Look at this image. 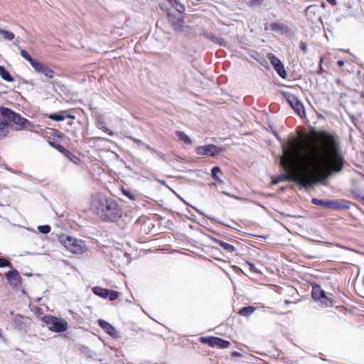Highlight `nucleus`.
Returning a JSON list of instances; mask_svg holds the SVG:
<instances>
[{
    "mask_svg": "<svg viewBox=\"0 0 364 364\" xmlns=\"http://www.w3.org/2000/svg\"><path fill=\"white\" fill-rule=\"evenodd\" d=\"M279 164L286 172L274 181H293L304 187L318 182L323 175L341 171L343 156L338 137L330 132H316L308 141L292 136L282 143Z\"/></svg>",
    "mask_w": 364,
    "mask_h": 364,
    "instance_id": "1",
    "label": "nucleus"
},
{
    "mask_svg": "<svg viewBox=\"0 0 364 364\" xmlns=\"http://www.w3.org/2000/svg\"><path fill=\"white\" fill-rule=\"evenodd\" d=\"M90 210L102 221L117 222L122 216V208L114 198L97 193L91 196Z\"/></svg>",
    "mask_w": 364,
    "mask_h": 364,
    "instance_id": "2",
    "label": "nucleus"
},
{
    "mask_svg": "<svg viewBox=\"0 0 364 364\" xmlns=\"http://www.w3.org/2000/svg\"><path fill=\"white\" fill-rule=\"evenodd\" d=\"M0 114L6 121L11 122L16 125L15 129L16 131L27 130L33 132L35 129V125L33 123L9 108L1 107Z\"/></svg>",
    "mask_w": 364,
    "mask_h": 364,
    "instance_id": "3",
    "label": "nucleus"
},
{
    "mask_svg": "<svg viewBox=\"0 0 364 364\" xmlns=\"http://www.w3.org/2000/svg\"><path fill=\"white\" fill-rule=\"evenodd\" d=\"M60 242L73 254H82L87 250L85 242L74 237L67 236L60 238Z\"/></svg>",
    "mask_w": 364,
    "mask_h": 364,
    "instance_id": "4",
    "label": "nucleus"
},
{
    "mask_svg": "<svg viewBox=\"0 0 364 364\" xmlns=\"http://www.w3.org/2000/svg\"><path fill=\"white\" fill-rule=\"evenodd\" d=\"M42 321L47 325H50L48 331L55 333H63L68 329V322L63 318H58L53 316H45Z\"/></svg>",
    "mask_w": 364,
    "mask_h": 364,
    "instance_id": "5",
    "label": "nucleus"
},
{
    "mask_svg": "<svg viewBox=\"0 0 364 364\" xmlns=\"http://www.w3.org/2000/svg\"><path fill=\"white\" fill-rule=\"evenodd\" d=\"M311 296L314 300L319 301L322 306L328 307L333 306V299L326 295V292L318 285L312 287Z\"/></svg>",
    "mask_w": 364,
    "mask_h": 364,
    "instance_id": "6",
    "label": "nucleus"
},
{
    "mask_svg": "<svg viewBox=\"0 0 364 364\" xmlns=\"http://www.w3.org/2000/svg\"><path fill=\"white\" fill-rule=\"evenodd\" d=\"M223 151V149L214 144L198 146L196 154L199 156H215Z\"/></svg>",
    "mask_w": 364,
    "mask_h": 364,
    "instance_id": "7",
    "label": "nucleus"
},
{
    "mask_svg": "<svg viewBox=\"0 0 364 364\" xmlns=\"http://www.w3.org/2000/svg\"><path fill=\"white\" fill-rule=\"evenodd\" d=\"M284 97L289 105L299 116H302L305 114L304 107L302 102L294 95L285 93Z\"/></svg>",
    "mask_w": 364,
    "mask_h": 364,
    "instance_id": "8",
    "label": "nucleus"
},
{
    "mask_svg": "<svg viewBox=\"0 0 364 364\" xmlns=\"http://www.w3.org/2000/svg\"><path fill=\"white\" fill-rule=\"evenodd\" d=\"M201 341L208 344L211 347L218 346L220 348H228L230 346V343L218 337H202Z\"/></svg>",
    "mask_w": 364,
    "mask_h": 364,
    "instance_id": "9",
    "label": "nucleus"
},
{
    "mask_svg": "<svg viewBox=\"0 0 364 364\" xmlns=\"http://www.w3.org/2000/svg\"><path fill=\"white\" fill-rule=\"evenodd\" d=\"M33 68L36 73L43 74L49 79H52L54 77V71L41 62L37 61V63L34 64Z\"/></svg>",
    "mask_w": 364,
    "mask_h": 364,
    "instance_id": "10",
    "label": "nucleus"
},
{
    "mask_svg": "<svg viewBox=\"0 0 364 364\" xmlns=\"http://www.w3.org/2000/svg\"><path fill=\"white\" fill-rule=\"evenodd\" d=\"M5 277L11 285L18 287L20 284V276L17 270L13 269L8 272Z\"/></svg>",
    "mask_w": 364,
    "mask_h": 364,
    "instance_id": "11",
    "label": "nucleus"
},
{
    "mask_svg": "<svg viewBox=\"0 0 364 364\" xmlns=\"http://www.w3.org/2000/svg\"><path fill=\"white\" fill-rule=\"evenodd\" d=\"M269 26L273 31L282 35L287 34L290 32L289 27L287 24L282 23L273 22L270 23Z\"/></svg>",
    "mask_w": 364,
    "mask_h": 364,
    "instance_id": "12",
    "label": "nucleus"
},
{
    "mask_svg": "<svg viewBox=\"0 0 364 364\" xmlns=\"http://www.w3.org/2000/svg\"><path fill=\"white\" fill-rule=\"evenodd\" d=\"M311 203L314 205L323 206L328 208L337 209L340 208V204L338 202L335 201L323 200L318 198H312Z\"/></svg>",
    "mask_w": 364,
    "mask_h": 364,
    "instance_id": "13",
    "label": "nucleus"
},
{
    "mask_svg": "<svg viewBox=\"0 0 364 364\" xmlns=\"http://www.w3.org/2000/svg\"><path fill=\"white\" fill-rule=\"evenodd\" d=\"M98 323L100 326L109 335L111 336H116L117 333L115 328L108 322L105 320L100 319L98 321Z\"/></svg>",
    "mask_w": 364,
    "mask_h": 364,
    "instance_id": "14",
    "label": "nucleus"
},
{
    "mask_svg": "<svg viewBox=\"0 0 364 364\" xmlns=\"http://www.w3.org/2000/svg\"><path fill=\"white\" fill-rule=\"evenodd\" d=\"M66 117L70 119H75L74 116L71 114L65 115L62 112L58 113L50 114L48 115L49 119L57 122L63 121Z\"/></svg>",
    "mask_w": 364,
    "mask_h": 364,
    "instance_id": "15",
    "label": "nucleus"
},
{
    "mask_svg": "<svg viewBox=\"0 0 364 364\" xmlns=\"http://www.w3.org/2000/svg\"><path fill=\"white\" fill-rule=\"evenodd\" d=\"M170 23L176 31H181L183 27L184 21L181 18H173L170 21Z\"/></svg>",
    "mask_w": 364,
    "mask_h": 364,
    "instance_id": "16",
    "label": "nucleus"
},
{
    "mask_svg": "<svg viewBox=\"0 0 364 364\" xmlns=\"http://www.w3.org/2000/svg\"><path fill=\"white\" fill-rule=\"evenodd\" d=\"M92 292L100 296V297H102L103 299H107L108 297V291L109 289H104L102 287H95L92 288Z\"/></svg>",
    "mask_w": 364,
    "mask_h": 364,
    "instance_id": "17",
    "label": "nucleus"
},
{
    "mask_svg": "<svg viewBox=\"0 0 364 364\" xmlns=\"http://www.w3.org/2000/svg\"><path fill=\"white\" fill-rule=\"evenodd\" d=\"M0 77L6 82H13L14 80L9 71L2 65H0Z\"/></svg>",
    "mask_w": 364,
    "mask_h": 364,
    "instance_id": "18",
    "label": "nucleus"
},
{
    "mask_svg": "<svg viewBox=\"0 0 364 364\" xmlns=\"http://www.w3.org/2000/svg\"><path fill=\"white\" fill-rule=\"evenodd\" d=\"M214 242L215 243L220 245L223 248V250L228 252H232L235 251V247L230 244H228L227 242H225L222 240H217V239H215Z\"/></svg>",
    "mask_w": 364,
    "mask_h": 364,
    "instance_id": "19",
    "label": "nucleus"
},
{
    "mask_svg": "<svg viewBox=\"0 0 364 364\" xmlns=\"http://www.w3.org/2000/svg\"><path fill=\"white\" fill-rule=\"evenodd\" d=\"M176 135L180 140L183 141L186 144H191L192 143V141L190 139V137L183 132L177 131L176 132Z\"/></svg>",
    "mask_w": 364,
    "mask_h": 364,
    "instance_id": "20",
    "label": "nucleus"
},
{
    "mask_svg": "<svg viewBox=\"0 0 364 364\" xmlns=\"http://www.w3.org/2000/svg\"><path fill=\"white\" fill-rule=\"evenodd\" d=\"M274 68L281 77L284 79L286 78L287 73L284 69V65L281 61L278 64H277V65L274 66Z\"/></svg>",
    "mask_w": 364,
    "mask_h": 364,
    "instance_id": "21",
    "label": "nucleus"
},
{
    "mask_svg": "<svg viewBox=\"0 0 364 364\" xmlns=\"http://www.w3.org/2000/svg\"><path fill=\"white\" fill-rule=\"evenodd\" d=\"M49 144L56 149L58 151L68 156L69 154L71 155L70 152L67 150L64 146H61L60 144H56L55 141H49Z\"/></svg>",
    "mask_w": 364,
    "mask_h": 364,
    "instance_id": "22",
    "label": "nucleus"
},
{
    "mask_svg": "<svg viewBox=\"0 0 364 364\" xmlns=\"http://www.w3.org/2000/svg\"><path fill=\"white\" fill-rule=\"evenodd\" d=\"M21 55L25 60L28 61L32 67H33L34 64L37 63V60H34L26 50H21Z\"/></svg>",
    "mask_w": 364,
    "mask_h": 364,
    "instance_id": "23",
    "label": "nucleus"
},
{
    "mask_svg": "<svg viewBox=\"0 0 364 364\" xmlns=\"http://www.w3.org/2000/svg\"><path fill=\"white\" fill-rule=\"evenodd\" d=\"M255 307L249 306L247 307L242 308L240 310L239 314L242 316H248L251 315L255 311Z\"/></svg>",
    "mask_w": 364,
    "mask_h": 364,
    "instance_id": "24",
    "label": "nucleus"
},
{
    "mask_svg": "<svg viewBox=\"0 0 364 364\" xmlns=\"http://www.w3.org/2000/svg\"><path fill=\"white\" fill-rule=\"evenodd\" d=\"M8 123L6 122H0V138L6 136Z\"/></svg>",
    "mask_w": 364,
    "mask_h": 364,
    "instance_id": "25",
    "label": "nucleus"
},
{
    "mask_svg": "<svg viewBox=\"0 0 364 364\" xmlns=\"http://www.w3.org/2000/svg\"><path fill=\"white\" fill-rule=\"evenodd\" d=\"M0 34H1L6 40L11 41L14 38L15 36L12 32L3 30L0 28Z\"/></svg>",
    "mask_w": 364,
    "mask_h": 364,
    "instance_id": "26",
    "label": "nucleus"
},
{
    "mask_svg": "<svg viewBox=\"0 0 364 364\" xmlns=\"http://www.w3.org/2000/svg\"><path fill=\"white\" fill-rule=\"evenodd\" d=\"M267 57L273 67L277 65V64L281 61L277 57L271 53H268Z\"/></svg>",
    "mask_w": 364,
    "mask_h": 364,
    "instance_id": "27",
    "label": "nucleus"
},
{
    "mask_svg": "<svg viewBox=\"0 0 364 364\" xmlns=\"http://www.w3.org/2000/svg\"><path fill=\"white\" fill-rule=\"evenodd\" d=\"M210 39L215 43H217L220 46H225V40L220 36H212Z\"/></svg>",
    "mask_w": 364,
    "mask_h": 364,
    "instance_id": "28",
    "label": "nucleus"
},
{
    "mask_svg": "<svg viewBox=\"0 0 364 364\" xmlns=\"http://www.w3.org/2000/svg\"><path fill=\"white\" fill-rule=\"evenodd\" d=\"M107 294H108L107 298H109V299L110 301L116 300L119 296V292L117 291H114V290H109Z\"/></svg>",
    "mask_w": 364,
    "mask_h": 364,
    "instance_id": "29",
    "label": "nucleus"
},
{
    "mask_svg": "<svg viewBox=\"0 0 364 364\" xmlns=\"http://www.w3.org/2000/svg\"><path fill=\"white\" fill-rule=\"evenodd\" d=\"M38 230H39V232H41L43 234H47L50 232L51 228H50V225H39L38 227Z\"/></svg>",
    "mask_w": 364,
    "mask_h": 364,
    "instance_id": "30",
    "label": "nucleus"
},
{
    "mask_svg": "<svg viewBox=\"0 0 364 364\" xmlns=\"http://www.w3.org/2000/svg\"><path fill=\"white\" fill-rule=\"evenodd\" d=\"M220 172V168L219 166H214L211 170L212 177L214 180L218 181L219 178L218 176V173Z\"/></svg>",
    "mask_w": 364,
    "mask_h": 364,
    "instance_id": "31",
    "label": "nucleus"
},
{
    "mask_svg": "<svg viewBox=\"0 0 364 364\" xmlns=\"http://www.w3.org/2000/svg\"><path fill=\"white\" fill-rule=\"evenodd\" d=\"M11 262L4 257H0V267H11Z\"/></svg>",
    "mask_w": 364,
    "mask_h": 364,
    "instance_id": "32",
    "label": "nucleus"
},
{
    "mask_svg": "<svg viewBox=\"0 0 364 364\" xmlns=\"http://www.w3.org/2000/svg\"><path fill=\"white\" fill-rule=\"evenodd\" d=\"M122 191L123 195L128 197L130 200H134L135 199V198H136L135 195L130 193L129 191L122 188Z\"/></svg>",
    "mask_w": 364,
    "mask_h": 364,
    "instance_id": "33",
    "label": "nucleus"
},
{
    "mask_svg": "<svg viewBox=\"0 0 364 364\" xmlns=\"http://www.w3.org/2000/svg\"><path fill=\"white\" fill-rule=\"evenodd\" d=\"M97 127H98V128L102 129V130H104V132L107 133L109 136L112 135V132L109 129H108L107 128H106L104 126V123L103 122H99L98 124H97Z\"/></svg>",
    "mask_w": 364,
    "mask_h": 364,
    "instance_id": "34",
    "label": "nucleus"
},
{
    "mask_svg": "<svg viewBox=\"0 0 364 364\" xmlns=\"http://www.w3.org/2000/svg\"><path fill=\"white\" fill-rule=\"evenodd\" d=\"M143 147H145L146 149H147L148 150H149L152 152L156 153L159 156H161L162 154L161 152L157 151L156 149L151 148L149 145H148L145 143L144 144Z\"/></svg>",
    "mask_w": 364,
    "mask_h": 364,
    "instance_id": "35",
    "label": "nucleus"
},
{
    "mask_svg": "<svg viewBox=\"0 0 364 364\" xmlns=\"http://www.w3.org/2000/svg\"><path fill=\"white\" fill-rule=\"evenodd\" d=\"M174 2L176 4V9L179 12H183L185 9L184 6L179 4L177 0H173Z\"/></svg>",
    "mask_w": 364,
    "mask_h": 364,
    "instance_id": "36",
    "label": "nucleus"
},
{
    "mask_svg": "<svg viewBox=\"0 0 364 364\" xmlns=\"http://www.w3.org/2000/svg\"><path fill=\"white\" fill-rule=\"evenodd\" d=\"M300 48L305 53L307 51V46L304 41L300 42Z\"/></svg>",
    "mask_w": 364,
    "mask_h": 364,
    "instance_id": "37",
    "label": "nucleus"
},
{
    "mask_svg": "<svg viewBox=\"0 0 364 364\" xmlns=\"http://www.w3.org/2000/svg\"><path fill=\"white\" fill-rule=\"evenodd\" d=\"M323 58H321L319 60V65H318V70L317 72L318 74H321L323 72V68H322V63H323Z\"/></svg>",
    "mask_w": 364,
    "mask_h": 364,
    "instance_id": "38",
    "label": "nucleus"
},
{
    "mask_svg": "<svg viewBox=\"0 0 364 364\" xmlns=\"http://www.w3.org/2000/svg\"><path fill=\"white\" fill-rule=\"evenodd\" d=\"M131 139H132V141H133L134 142H135L138 146H143V145H144V143L141 140L138 139H136V138H134V137H132Z\"/></svg>",
    "mask_w": 364,
    "mask_h": 364,
    "instance_id": "39",
    "label": "nucleus"
},
{
    "mask_svg": "<svg viewBox=\"0 0 364 364\" xmlns=\"http://www.w3.org/2000/svg\"><path fill=\"white\" fill-rule=\"evenodd\" d=\"M314 9H315V7H314V6H310L307 7V9H306V13L308 14L309 12H312V11H313L312 10H313Z\"/></svg>",
    "mask_w": 364,
    "mask_h": 364,
    "instance_id": "40",
    "label": "nucleus"
},
{
    "mask_svg": "<svg viewBox=\"0 0 364 364\" xmlns=\"http://www.w3.org/2000/svg\"><path fill=\"white\" fill-rule=\"evenodd\" d=\"M247 264L250 267V269L251 270L255 271V264H254L247 262Z\"/></svg>",
    "mask_w": 364,
    "mask_h": 364,
    "instance_id": "41",
    "label": "nucleus"
},
{
    "mask_svg": "<svg viewBox=\"0 0 364 364\" xmlns=\"http://www.w3.org/2000/svg\"><path fill=\"white\" fill-rule=\"evenodd\" d=\"M328 2H329L331 5H336V0H326Z\"/></svg>",
    "mask_w": 364,
    "mask_h": 364,
    "instance_id": "42",
    "label": "nucleus"
},
{
    "mask_svg": "<svg viewBox=\"0 0 364 364\" xmlns=\"http://www.w3.org/2000/svg\"><path fill=\"white\" fill-rule=\"evenodd\" d=\"M338 65L339 66H343L344 65V62L343 60H338Z\"/></svg>",
    "mask_w": 364,
    "mask_h": 364,
    "instance_id": "43",
    "label": "nucleus"
},
{
    "mask_svg": "<svg viewBox=\"0 0 364 364\" xmlns=\"http://www.w3.org/2000/svg\"><path fill=\"white\" fill-rule=\"evenodd\" d=\"M254 2H255V4H257V2L259 1V0H253Z\"/></svg>",
    "mask_w": 364,
    "mask_h": 364,
    "instance_id": "44",
    "label": "nucleus"
},
{
    "mask_svg": "<svg viewBox=\"0 0 364 364\" xmlns=\"http://www.w3.org/2000/svg\"><path fill=\"white\" fill-rule=\"evenodd\" d=\"M254 2H255V4H257V2L259 1V0H253Z\"/></svg>",
    "mask_w": 364,
    "mask_h": 364,
    "instance_id": "45",
    "label": "nucleus"
},
{
    "mask_svg": "<svg viewBox=\"0 0 364 364\" xmlns=\"http://www.w3.org/2000/svg\"><path fill=\"white\" fill-rule=\"evenodd\" d=\"M193 209H194V210H196V211H197V212H199V210H198V209H196V207H193Z\"/></svg>",
    "mask_w": 364,
    "mask_h": 364,
    "instance_id": "46",
    "label": "nucleus"
},
{
    "mask_svg": "<svg viewBox=\"0 0 364 364\" xmlns=\"http://www.w3.org/2000/svg\"><path fill=\"white\" fill-rule=\"evenodd\" d=\"M193 209H194V210H196V211H197V212H199V210H198V209H196V207H193Z\"/></svg>",
    "mask_w": 364,
    "mask_h": 364,
    "instance_id": "47",
    "label": "nucleus"
},
{
    "mask_svg": "<svg viewBox=\"0 0 364 364\" xmlns=\"http://www.w3.org/2000/svg\"><path fill=\"white\" fill-rule=\"evenodd\" d=\"M193 209H194V210H196V211H197V212H199V210H198V209H196V207H193Z\"/></svg>",
    "mask_w": 364,
    "mask_h": 364,
    "instance_id": "48",
    "label": "nucleus"
},
{
    "mask_svg": "<svg viewBox=\"0 0 364 364\" xmlns=\"http://www.w3.org/2000/svg\"><path fill=\"white\" fill-rule=\"evenodd\" d=\"M193 209H194V210H196V211H197V212H199V210H198V209H196V207H193Z\"/></svg>",
    "mask_w": 364,
    "mask_h": 364,
    "instance_id": "49",
    "label": "nucleus"
},
{
    "mask_svg": "<svg viewBox=\"0 0 364 364\" xmlns=\"http://www.w3.org/2000/svg\"><path fill=\"white\" fill-rule=\"evenodd\" d=\"M285 303H286L287 304H289L290 303V301H287H287H285Z\"/></svg>",
    "mask_w": 364,
    "mask_h": 364,
    "instance_id": "50",
    "label": "nucleus"
},
{
    "mask_svg": "<svg viewBox=\"0 0 364 364\" xmlns=\"http://www.w3.org/2000/svg\"><path fill=\"white\" fill-rule=\"evenodd\" d=\"M21 322V318H19V320L17 321V323H20Z\"/></svg>",
    "mask_w": 364,
    "mask_h": 364,
    "instance_id": "51",
    "label": "nucleus"
},
{
    "mask_svg": "<svg viewBox=\"0 0 364 364\" xmlns=\"http://www.w3.org/2000/svg\"><path fill=\"white\" fill-rule=\"evenodd\" d=\"M17 321H18V320H17V318H16L14 319V322H15V323H17Z\"/></svg>",
    "mask_w": 364,
    "mask_h": 364,
    "instance_id": "52",
    "label": "nucleus"
}]
</instances>
